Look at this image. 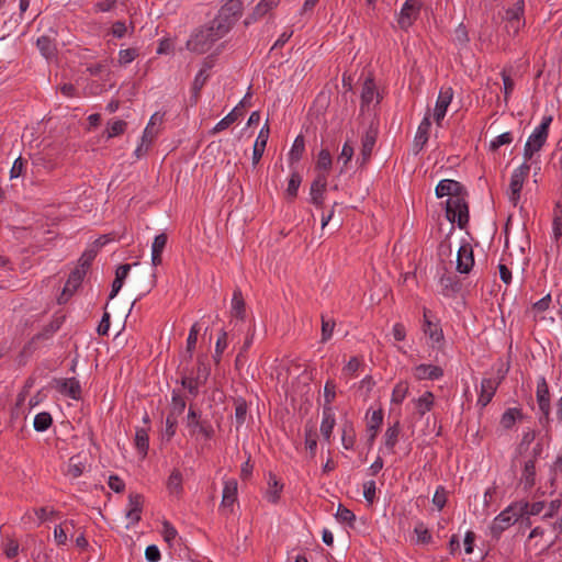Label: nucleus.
Instances as JSON below:
<instances>
[{
	"instance_id": "1",
	"label": "nucleus",
	"mask_w": 562,
	"mask_h": 562,
	"mask_svg": "<svg viewBox=\"0 0 562 562\" xmlns=\"http://www.w3.org/2000/svg\"><path fill=\"white\" fill-rule=\"evenodd\" d=\"M243 14L240 0H228L209 23L194 29L186 47L191 53L202 55L213 49L218 41L225 37Z\"/></svg>"
},
{
	"instance_id": "2",
	"label": "nucleus",
	"mask_w": 562,
	"mask_h": 562,
	"mask_svg": "<svg viewBox=\"0 0 562 562\" xmlns=\"http://www.w3.org/2000/svg\"><path fill=\"white\" fill-rule=\"evenodd\" d=\"M435 191L438 199L447 198L446 216L448 221L463 227L469 221V210L461 183L443 179L439 181Z\"/></svg>"
},
{
	"instance_id": "3",
	"label": "nucleus",
	"mask_w": 562,
	"mask_h": 562,
	"mask_svg": "<svg viewBox=\"0 0 562 562\" xmlns=\"http://www.w3.org/2000/svg\"><path fill=\"white\" fill-rule=\"evenodd\" d=\"M528 507V503L516 502L508 505L503 509L493 520L491 531L494 536H499L503 531L508 529L518 519L525 515V510Z\"/></svg>"
},
{
	"instance_id": "4",
	"label": "nucleus",
	"mask_w": 562,
	"mask_h": 562,
	"mask_svg": "<svg viewBox=\"0 0 562 562\" xmlns=\"http://www.w3.org/2000/svg\"><path fill=\"white\" fill-rule=\"evenodd\" d=\"M551 122V116H543L541 123L536 126L532 133L529 135L522 153L525 161L528 162V160L532 159L533 155L544 146L548 139L549 126Z\"/></svg>"
},
{
	"instance_id": "5",
	"label": "nucleus",
	"mask_w": 562,
	"mask_h": 562,
	"mask_svg": "<svg viewBox=\"0 0 562 562\" xmlns=\"http://www.w3.org/2000/svg\"><path fill=\"white\" fill-rule=\"evenodd\" d=\"M186 426L191 437L210 440L214 436V428L206 419H201V415L193 408L189 407Z\"/></svg>"
},
{
	"instance_id": "6",
	"label": "nucleus",
	"mask_w": 562,
	"mask_h": 562,
	"mask_svg": "<svg viewBox=\"0 0 562 562\" xmlns=\"http://www.w3.org/2000/svg\"><path fill=\"white\" fill-rule=\"evenodd\" d=\"M530 171V165L524 161L520 166L515 168L510 176L509 188H508V200L513 205H517L520 200V193Z\"/></svg>"
},
{
	"instance_id": "7",
	"label": "nucleus",
	"mask_w": 562,
	"mask_h": 562,
	"mask_svg": "<svg viewBox=\"0 0 562 562\" xmlns=\"http://www.w3.org/2000/svg\"><path fill=\"white\" fill-rule=\"evenodd\" d=\"M525 2L518 0L512 8H508L505 13V30L509 36H516L519 31L525 26Z\"/></svg>"
},
{
	"instance_id": "8",
	"label": "nucleus",
	"mask_w": 562,
	"mask_h": 562,
	"mask_svg": "<svg viewBox=\"0 0 562 562\" xmlns=\"http://www.w3.org/2000/svg\"><path fill=\"white\" fill-rule=\"evenodd\" d=\"M422 330L428 338L429 346L434 349L441 348L445 336L443 330L438 321H432L429 316V311L424 308V319L422 324Z\"/></svg>"
},
{
	"instance_id": "9",
	"label": "nucleus",
	"mask_w": 562,
	"mask_h": 562,
	"mask_svg": "<svg viewBox=\"0 0 562 562\" xmlns=\"http://www.w3.org/2000/svg\"><path fill=\"white\" fill-rule=\"evenodd\" d=\"M422 10L419 0H406L396 14V22L401 30L407 31L418 19Z\"/></svg>"
},
{
	"instance_id": "10",
	"label": "nucleus",
	"mask_w": 562,
	"mask_h": 562,
	"mask_svg": "<svg viewBox=\"0 0 562 562\" xmlns=\"http://www.w3.org/2000/svg\"><path fill=\"white\" fill-rule=\"evenodd\" d=\"M453 99V90L451 87H442L439 91L435 110H434V119L437 125H441L442 120L447 114V110Z\"/></svg>"
},
{
	"instance_id": "11",
	"label": "nucleus",
	"mask_w": 562,
	"mask_h": 562,
	"mask_svg": "<svg viewBox=\"0 0 562 562\" xmlns=\"http://www.w3.org/2000/svg\"><path fill=\"white\" fill-rule=\"evenodd\" d=\"M536 397L539 411L543 415L546 422L550 418V393L547 380L544 376H540L537 381Z\"/></svg>"
},
{
	"instance_id": "12",
	"label": "nucleus",
	"mask_w": 562,
	"mask_h": 562,
	"mask_svg": "<svg viewBox=\"0 0 562 562\" xmlns=\"http://www.w3.org/2000/svg\"><path fill=\"white\" fill-rule=\"evenodd\" d=\"M237 502V481L234 479L225 480L223 485V495L221 502V509L225 514L233 512L234 505Z\"/></svg>"
},
{
	"instance_id": "13",
	"label": "nucleus",
	"mask_w": 562,
	"mask_h": 562,
	"mask_svg": "<svg viewBox=\"0 0 562 562\" xmlns=\"http://www.w3.org/2000/svg\"><path fill=\"white\" fill-rule=\"evenodd\" d=\"M474 265L473 250L469 243L462 244L457 254V270L460 273H469Z\"/></svg>"
},
{
	"instance_id": "14",
	"label": "nucleus",
	"mask_w": 562,
	"mask_h": 562,
	"mask_svg": "<svg viewBox=\"0 0 562 562\" xmlns=\"http://www.w3.org/2000/svg\"><path fill=\"white\" fill-rule=\"evenodd\" d=\"M327 179L325 173H318L311 184L310 200L316 206H322L325 199Z\"/></svg>"
},
{
	"instance_id": "15",
	"label": "nucleus",
	"mask_w": 562,
	"mask_h": 562,
	"mask_svg": "<svg viewBox=\"0 0 562 562\" xmlns=\"http://www.w3.org/2000/svg\"><path fill=\"white\" fill-rule=\"evenodd\" d=\"M413 374L419 381H436L443 376V369L439 366L422 363L413 369Z\"/></svg>"
},
{
	"instance_id": "16",
	"label": "nucleus",
	"mask_w": 562,
	"mask_h": 562,
	"mask_svg": "<svg viewBox=\"0 0 562 562\" xmlns=\"http://www.w3.org/2000/svg\"><path fill=\"white\" fill-rule=\"evenodd\" d=\"M143 496L139 494H130L127 509H126V518L130 525H135L140 520V514L143 510Z\"/></svg>"
},
{
	"instance_id": "17",
	"label": "nucleus",
	"mask_w": 562,
	"mask_h": 562,
	"mask_svg": "<svg viewBox=\"0 0 562 562\" xmlns=\"http://www.w3.org/2000/svg\"><path fill=\"white\" fill-rule=\"evenodd\" d=\"M57 390L60 394L66 395L72 400H79L81 396V385L75 378L58 380Z\"/></svg>"
},
{
	"instance_id": "18",
	"label": "nucleus",
	"mask_w": 562,
	"mask_h": 562,
	"mask_svg": "<svg viewBox=\"0 0 562 562\" xmlns=\"http://www.w3.org/2000/svg\"><path fill=\"white\" fill-rule=\"evenodd\" d=\"M85 272L80 269L74 270L64 286L61 296L58 299L59 303H64L67 301L68 296H70L81 284L83 280Z\"/></svg>"
},
{
	"instance_id": "19",
	"label": "nucleus",
	"mask_w": 562,
	"mask_h": 562,
	"mask_svg": "<svg viewBox=\"0 0 562 562\" xmlns=\"http://www.w3.org/2000/svg\"><path fill=\"white\" fill-rule=\"evenodd\" d=\"M430 114L427 112L417 127V132L414 138V147L417 150H422L427 144L430 131Z\"/></svg>"
},
{
	"instance_id": "20",
	"label": "nucleus",
	"mask_w": 562,
	"mask_h": 562,
	"mask_svg": "<svg viewBox=\"0 0 562 562\" xmlns=\"http://www.w3.org/2000/svg\"><path fill=\"white\" fill-rule=\"evenodd\" d=\"M336 424L335 413L331 406H323V417L321 423V432L323 438L329 442L333 429Z\"/></svg>"
},
{
	"instance_id": "21",
	"label": "nucleus",
	"mask_w": 562,
	"mask_h": 562,
	"mask_svg": "<svg viewBox=\"0 0 562 562\" xmlns=\"http://www.w3.org/2000/svg\"><path fill=\"white\" fill-rule=\"evenodd\" d=\"M412 404L419 416L430 412L435 405V395L430 391L424 392L420 396L413 398Z\"/></svg>"
},
{
	"instance_id": "22",
	"label": "nucleus",
	"mask_w": 562,
	"mask_h": 562,
	"mask_svg": "<svg viewBox=\"0 0 562 562\" xmlns=\"http://www.w3.org/2000/svg\"><path fill=\"white\" fill-rule=\"evenodd\" d=\"M379 102V93L372 78H367L361 90V106H370Z\"/></svg>"
},
{
	"instance_id": "23",
	"label": "nucleus",
	"mask_w": 562,
	"mask_h": 562,
	"mask_svg": "<svg viewBox=\"0 0 562 562\" xmlns=\"http://www.w3.org/2000/svg\"><path fill=\"white\" fill-rule=\"evenodd\" d=\"M269 138V127L266 124L259 132L252 149V165L256 166L261 159Z\"/></svg>"
},
{
	"instance_id": "24",
	"label": "nucleus",
	"mask_w": 562,
	"mask_h": 562,
	"mask_svg": "<svg viewBox=\"0 0 562 562\" xmlns=\"http://www.w3.org/2000/svg\"><path fill=\"white\" fill-rule=\"evenodd\" d=\"M283 484L272 473L268 477V487L265 492V499L271 504H277L280 499Z\"/></svg>"
},
{
	"instance_id": "25",
	"label": "nucleus",
	"mask_w": 562,
	"mask_h": 562,
	"mask_svg": "<svg viewBox=\"0 0 562 562\" xmlns=\"http://www.w3.org/2000/svg\"><path fill=\"white\" fill-rule=\"evenodd\" d=\"M168 237L165 233L158 234L151 244V265L158 267L162 262V252L166 248Z\"/></svg>"
},
{
	"instance_id": "26",
	"label": "nucleus",
	"mask_w": 562,
	"mask_h": 562,
	"mask_svg": "<svg viewBox=\"0 0 562 562\" xmlns=\"http://www.w3.org/2000/svg\"><path fill=\"white\" fill-rule=\"evenodd\" d=\"M54 514V510L49 507H41L32 510H27L23 516L24 522H33L40 526L42 522L48 520Z\"/></svg>"
},
{
	"instance_id": "27",
	"label": "nucleus",
	"mask_w": 562,
	"mask_h": 562,
	"mask_svg": "<svg viewBox=\"0 0 562 562\" xmlns=\"http://www.w3.org/2000/svg\"><path fill=\"white\" fill-rule=\"evenodd\" d=\"M86 470V462L82 460L80 456L71 457L64 470V474L70 480L78 479L83 474Z\"/></svg>"
},
{
	"instance_id": "28",
	"label": "nucleus",
	"mask_w": 562,
	"mask_h": 562,
	"mask_svg": "<svg viewBox=\"0 0 562 562\" xmlns=\"http://www.w3.org/2000/svg\"><path fill=\"white\" fill-rule=\"evenodd\" d=\"M231 314L234 318L244 321L246 317V306L240 289H235L231 302Z\"/></svg>"
},
{
	"instance_id": "29",
	"label": "nucleus",
	"mask_w": 562,
	"mask_h": 562,
	"mask_svg": "<svg viewBox=\"0 0 562 562\" xmlns=\"http://www.w3.org/2000/svg\"><path fill=\"white\" fill-rule=\"evenodd\" d=\"M157 135L158 128H150V126L145 127L140 138V143L135 149V155L138 158L147 153Z\"/></svg>"
},
{
	"instance_id": "30",
	"label": "nucleus",
	"mask_w": 562,
	"mask_h": 562,
	"mask_svg": "<svg viewBox=\"0 0 562 562\" xmlns=\"http://www.w3.org/2000/svg\"><path fill=\"white\" fill-rule=\"evenodd\" d=\"M134 443L137 452L145 458L149 449L148 428H136Z\"/></svg>"
},
{
	"instance_id": "31",
	"label": "nucleus",
	"mask_w": 562,
	"mask_h": 562,
	"mask_svg": "<svg viewBox=\"0 0 562 562\" xmlns=\"http://www.w3.org/2000/svg\"><path fill=\"white\" fill-rule=\"evenodd\" d=\"M521 484L526 490L531 488L536 483V465L535 460L530 459L525 461L524 469L520 477Z\"/></svg>"
},
{
	"instance_id": "32",
	"label": "nucleus",
	"mask_w": 562,
	"mask_h": 562,
	"mask_svg": "<svg viewBox=\"0 0 562 562\" xmlns=\"http://www.w3.org/2000/svg\"><path fill=\"white\" fill-rule=\"evenodd\" d=\"M495 383L492 379H483L481 381V391L477 398V403L481 406H486L494 396Z\"/></svg>"
},
{
	"instance_id": "33",
	"label": "nucleus",
	"mask_w": 562,
	"mask_h": 562,
	"mask_svg": "<svg viewBox=\"0 0 562 562\" xmlns=\"http://www.w3.org/2000/svg\"><path fill=\"white\" fill-rule=\"evenodd\" d=\"M36 46L41 54L46 58L50 59L55 56L56 45L54 40L48 35H42L36 40Z\"/></svg>"
},
{
	"instance_id": "34",
	"label": "nucleus",
	"mask_w": 562,
	"mask_h": 562,
	"mask_svg": "<svg viewBox=\"0 0 562 562\" xmlns=\"http://www.w3.org/2000/svg\"><path fill=\"white\" fill-rule=\"evenodd\" d=\"M409 392V384L407 381H398L391 394V404L392 405H401L404 400L407 397Z\"/></svg>"
},
{
	"instance_id": "35",
	"label": "nucleus",
	"mask_w": 562,
	"mask_h": 562,
	"mask_svg": "<svg viewBox=\"0 0 562 562\" xmlns=\"http://www.w3.org/2000/svg\"><path fill=\"white\" fill-rule=\"evenodd\" d=\"M182 474L178 469H173L167 480V490L171 495H180L182 487Z\"/></svg>"
},
{
	"instance_id": "36",
	"label": "nucleus",
	"mask_w": 562,
	"mask_h": 562,
	"mask_svg": "<svg viewBox=\"0 0 562 562\" xmlns=\"http://www.w3.org/2000/svg\"><path fill=\"white\" fill-rule=\"evenodd\" d=\"M135 25L133 22L126 24L124 21H116L110 29V34L115 38H123L134 33Z\"/></svg>"
},
{
	"instance_id": "37",
	"label": "nucleus",
	"mask_w": 562,
	"mask_h": 562,
	"mask_svg": "<svg viewBox=\"0 0 562 562\" xmlns=\"http://www.w3.org/2000/svg\"><path fill=\"white\" fill-rule=\"evenodd\" d=\"M243 104V101L239 102L238 105H236L226 116H224L221 121L216 123V125L213 127L212 133L216 134L220 133L227 127H229L234 122L237 121L239 116L238 108Z\"/></svg>"
},
{
	"instance_id": "38",
	"label": "nucleus",
	"mask_w": 562,
	"mask_h": 562,
	"mask_svg": "<svg viewBox=\"0 0 562 562\" xmlns=\"http://www.w3.org/2000/svg\"><path fill=\"white\" fill-rule=\"evenodd\" d=\"M126 127L127 123L125 121L113 119L106 123V128L104 133L106 135V138L110 139L119 135H122L125 132Z\"/></svg>"
},
{
	"instance_id": "39",
	"label": "nucleus",
	"mask_w": 562,
	"mask_h": 562,
	"mask_svg": "<svg viewBox=\"0 0 562 562\" xmlns=\"http://www.w3.org/2000/svg\"><path fill=\"white\" fill-rule=\"evenodd\" d=\"M333 166L331 155L327 149H322L317 155L316 170L318 173L328 175Z\"/></svg>"
},
{
	"instance_id": "40",
	"label": "nucleus",
	"mask_w": 562,
	"mask_h": 562,
	"mask_svg": "<svg viewBox=\"0 0 562 562\" xmlns=\"http://www.w3.org/2000/svg\"><path fill=\"white\" fill-rule=\"evenodd\" d=\"M400 435V424L395 423L393 426L387 427L384 434V446L387 451L393 452Z\"/></svg>"
},
{
	"instance_id": "41",
	"label": "nucleus",
	"mask_w": 562,
	"mask_h": 562,
	"mask_svg": "<svg viewBox=\"0 0 562 562\" xmlns=\"http://www.w3.org/2000/svg\"><path fill=\"white\" fill-rule=\"evenodd\" d=\"M519 418H521V411L519 408H508L502 415L501 425L505 429H510Z\"/></svg>"
},
{
	"instance_id": "42",
	"label": "nucleus",
	"mask_w": 562,
	"mask_h": 562,
	"mask_svg": "<svg viewBox=\"0 0 562 562\" xmlns=\"http://www.w3.org/2000/svg\"><path fill=\"white\" fill-rule=\"evenodd\" d=\"M375 133L372 131H369L366 133V135L362 137V148H361V155H362V162L364 164L371 156L372 149L375 144Z\"/></svg>"
},
{
	"instance_id": "43",
	"label": "nucleus",
	"mask_w": 562,
	"mask_h": 562,
	"mask_svg": "<svg viewBox=\"0 0 562 562\" xmlns=\"http://www.w3.org/2000/svg\"><path fill=\"white\" fill-rule=\"evenodd\" d=\"M53 423L52 415L47 412L37 413L33 420V427L38 432L46 431Z\"/></svg>"
},
{
	"instance_id": "44",
	"label": "nucleus",
	"mask_w": 562,
	"mask_h": 562,
	"mask_svg": "<svg viewBox=\"0 0 562 562\" xmlns=\"http://www.w3.org/2000/svg\"><path fill=\"white\" fill-rule=\"evenodd\" d=\"M304 150H305L304 137L302 135H297L295 137V139L292 144V147L290 149V153H289L290 161H292V162L299 161L302 158Z\"/></svg>"
},
{
	"instance_id": "45",
	"label": "nucleus",
	"mask_w": 562,
	"mask_h": 562,
	"mask_svg": "<svg viewBox=\"0 0 562 562\" xmlns=\"http://www.w3.org/2000/svg\"><path fill=\"white\" fill-rule=\"evenodd\" d=\"M279 0H260L255 9H254V12H252V16L255 19H259L261 16H263L265 14H267L271 9H273L274 7H277Z\"/></svg>"
},
{
	"instance_id": "46",
	"label": "nucleus",
	"mask_w": 562,
	"mask_h": 562,
	"mask_svg": "<svg viewBox=\"0 0 562 562\" xmlns=\"http://www.w3.org/2000/svg\"><path fill=\"white\" fill-rule=\"evenodd\" d=\"M184 409H186L184 398L173 391L172 396H171V406H170L169 415L178 417L184 412Z\"/></svg>"
},
{
	"instance_id": "47",
	"label": "nucleus",
	"mask_w": 562,
	"mask_h": 562,
	"mask_svg": "<svg viewBox=\"0 0 562 562\" xmlns=\"http://www.w3.org/2000/svg\"><path fill=\"white\" fill-rule=\"evenodd\" d=\"M514 140V136L512 132H505L494 137L490 144L488 148L493 151L497 150L501 146L509 145Z\"/></svg>"
},
{
	"instance_id": "48",
	"label": "nucleus",
	"mask_w": 562,
	"mask_h": 562,
	"mask_svg": "<svg viewBox=\"0 0 562 562\" xmlns=\"http://www.w3.org/2000/svg\"><path fill=\"white\" fill-rule=\"evenodd\" d=\"M138 57V49L134 47L122 48L119 50V64L128 65Z\"/></svg>"
},
{
	"instance_id": "49",
	"label": "nucleus",
	"mask_w": 562,
	"mask_h": 562,
	"mask_svg": "<svg viewBox=\"0 0 562 562\" xmlns=\"http://www.w3.org/2000/svg\"><path fill=\"white\" fill-rule=\"evenodd\" d=\"M353 147L352 145H350L348 142H346L344 145H342V148H341V151H340V155L338 156V162H340L342 166H341V169H340V172H344L347 165L349 164V161L352 159L353 157Z\"/></svg>"
},
{
	"instance_id": "50",
	"label": "nucleus",
	"mask_w": 562,
	"mask_h": 562,
	"mask_svg": "<svg viewBox=\"0 0 562 562\" xmlns=\"http://www.w3.org/2000/svg\"><path fill=\"white\" fill-rule=\"evenodd\" d=\"M552 233L554 239H559L562 236V207L557 204L554 209V217L552 222Z\"/></svg>"
},
{
	"instance_id": "51",
	"label": "nucleus",
	"mask_w": 562,
	"mask_h": 562,
	"mask_svg": "<svg viewBox=\"0 0 562 562\" xmlns=\"http://www.w3.org/2000/svg\"><path fill=\"white\" fill-rule=\"evenodd\" d=\"M302 182V177L299 172H292L288 182L286 194L293 199L297 195L299 188Z\"/></svg>"
},
{
	"instance_id": "52",
	"label": "nucleus",
	"mask_w": 562,
	"mask_h": 562,
	"mask_svg": "<svg viewBox=\"0 0 562 562\" xmlns=\"http://www.w3.org/2000/svg\"><path fill=\"white\" fill-rule=\"evenodd\" d=\"M181 383L183 387L187 389L188 392L193 396L198 395L200 386L204 384L196 376H184L182 378Z\"/></svg>"
},
{
	"instance_id": "53",
	"label": "nucleus",
	"mask_w": 562,
	"mask_h": 562,
	"mask_svg": "<svg viewBox=\"0 0 562 562\" xmlns=\"http://www.w3.org/2000/svg\"><path fill=\"white\" fill-rule=\"evenodd\" d=\"M199 333H200V325H199V323H194L191 326V328L189 330L188 338H187V350L190 353V357L192 356V352L196 346Z\"/></svg>"
},
{
	"instance_id": "54",
	"label": "nucleus",
	"mask_w": 562,
	"mask_h": 562,
	"mask_svg": "<svg viewBox=\"0 0 562 562\" xmlns=\"http://www.w3.org/2000/svg\"><path fill=\"white\" fill-rule=\"evenodd\" d=\"M336 398V384L328 380L324 385V406H331Z\"/></svg>"
},
{
	"instance_id": "55",
	"label": "nucleus",
	"mask_w": 562,
	"mask_h": 562,
	"mask_svg": "<svg viewBox=\"0 0 562 562\" xmlns=\"http://www.w3.org/2000/svg\"><path fill=\"white\" fill-rule=\"evenodd\" d=\"M67 531H68L67 522L55 526L54 540L58 546H65L67 543V541H68Z\"/></svg>"
},
{
	"instance_id": "56",
	"label": "nucleus",
	"mask_w": 562,
	"mask_h": 562,
	"mask_svg": "<svg viewBox=\"0 0 562 562\" xmlns=\"http://www.w3.org/2000/svg\"><path fill=\"white\" fill-rule=\"evenodd\" d=\"M336 518L340 522H346L348 525H351L355 521L356 516L350 509H348L347 507H345L342 505H339L337 508Z\"/></svg>"
},
{
	"instance_id": "57",
	"label": "nucleus",
	"mask_w": 562,
	"mask_h": 562,
	"mask_svg": "<svg viewBox=\"0 0 562 562\" xmlns=\"http://www.w3.org/2000/svg\"><path fill=\"white\" fill-rule=\"evenodd\" d=\"M335 322L331 319L322 318V341H328L334 333Z\"/></svg>"
},
{
	"instance_id": "58",
	"label": "nucleus",
	"mask_w": 562,
	"mask_h": 562,
	"mask_svg": "<svg viewBox=\"0 0 562 562\" xmlns=\"http://www.w3.org/2000/svg\"><path fill=\"white\" fill-rule=\"evenodd\" d=\"M447 503V493L442 486H438L434 496L432 504L437 507L438 510H441Z\"/></svg>"
},
{
	"instance_id": "59",
	"label": "nucleus",
	"mask_w": 562,
	"mask_h": 562,
	"mask_svg": "<svg viewBox=\"0 0 562 562\" xmlns=\"http://www.w3.org/2000/svg\"><path fill=\"white\" fill-rule=\"evenodd\" d=\"M414 532L417 537V541L420 543H429L432 539L431 533L423 524L417 525L414 529Z\"/></svg>"
},
{
	"instance_id": "60",
	"label": "nucleus",
	"mask_w": 562,
	"mask_h": 562,
	"mask_svg": "<svg viewBox=\"0 0 562 562\" xmlns=\"http://www.w3.org/2000/svg\"><path fill=\"white\" fill-rule=\"evenodd\" d=\"M162 538L166 542H168L170 546H172L173 541L176 540L178 532L176 528L170 525L169 522H164L162 530H161Z\"/></svg>"
},
{
	"instance_id": "61",
	"label": "nucleus",
	"mask_w": 562,
	"mask_h": 562,
	"mask_svg": "<svg viewBox=\"0 0 562 562\" xmlns=\"http://www.w3.org/2000/svg\"><path fill=\"white\" fill-rule=\"evenodd\" d=\"M375 482L373 480L367 481L363 483V497L370 504H372L375 499Z\"/></svg>"
},
{
	"instance_id": "62",
	"label": "nucleus",
	"mask_w": 562,
	"mask_h": 562,
	"mask_svg": "<svg viewBox=\"0 0 562 562\" xmlns=\"http://www.w3.org/2000/svg\"><path fill=\"white\" fill-rule=\"evenodd\" d=\"M209 75L206 74V69H201L194 77L192 89L195 94L200 92L202 87L207 80Z\"/></svg>"
},
{
	"instance_id": "63",
	"label": "nucleus",
	"mask_w": 562,
	"mask_h": 562,
	"mask_svg": "<svg viewBox=\"0 0 562 562\" xmlns=\"http://www.w3.org/2000/svg\"><path fill=\"white\" fill-rule=\"evenodd\" d=\"M3 552L8 559H13L19 553V543L13 539H8L3 547Z\"/></svg>"
},
{
	"instance_id": "64",
	"label": "nucleus",
	"mask_w": 562,
	"mask_h": 562,
	"mask_svg": "<svg viewBox=\"0 0 562 562\" xmlns=\"http://www.w3.org/2000/svg\"><path fill=\"white\" fill-rule=\"evenodd\" d=\"M360 367V360L357 357L350 358V360L342 368V373L347 376H353Z\"/></svg>"
}]
</instances>
